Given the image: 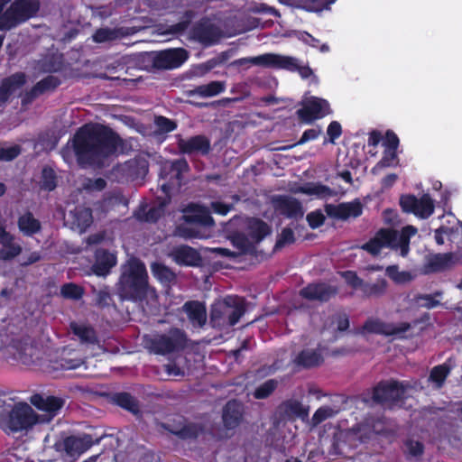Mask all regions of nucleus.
<instances>
[{
  "instance_id": "nucleus-30",
  "label": "nucleus",
  "mask_w": 462,
  "mask_h": 462,
  "mask_svg": "<svg viewBox=\"0 0 462 462\" xmlns=\"http://www.w3.org/2000/svg\"><path fill=\"white\" fill-rule=\"evenodd\" d=\"M260 62L265 63L266 68H276L287 69L291 72H296L299 60L290 56H282L274 53H265Z\"/></svg>"
},
{
  "instance_id": "nucleus-47",
  "label": "nucleus",
  "mask_w": 462,
  "mask_h": 462,
  "mask_svg": "<svg viewBox=\"0 0 462 462\" xmlns=\"http://www.w3.org/2000/svg\"><path fill=\"white\" fill-rule=\"evenodd\" d=\"M226 88L225 83L221 81H211L205 85L198 86L193 93L202 97H214L222 93Z\"/></svg>"
},
{
  "instance_id": "nucleus-53",
  "label": "nucleus",
  "mask_w": 462,
  "mask_h": 462,
  "mask_svg": "<svg viewBox=\"0 0 462 462\" xmlns=\"http://www.w3.org/2000/svg\"><path fill=\"white\" fill-rule=\"evenodd\" d=\"M397 151L384 149L382 159L373 167L372 173L377 174L382 169L394 165Z\"/></svg>"
},
{
  "instance_id": "nucleus-22",
  "label": "nucleus",
  "mask_w": 462,
  "mask_h": 462,
  "mask_svg": "<svg viewBox=\"0 0 462 462\" xmlns=\"http://www.w3.org/2000/svg\"><path fill=\"white\" fill-rule=\"evenodd\" d=\"M171 256L174 262L181 266L198 267L202 263V257L198 250L187 245H180L173 248Z\"/></svg>"
},
{
  "instance_id": "nucleus-63",
  "label": "nucleus",
  "mask_w": 462,
  "mask_h": 462,
  "mask_svg": "<svg viewBox=\"0 0 462 462\" xmlns=\"http://www.w3.org/2000/svg\"><path fill=\"white\" fill-rule=\"evenodd\" d=\"M306 219H307L308 224L310 226V228L316 229L324 224L325 216L323 215L321 210L318 209V210L310 212L307 215Z\"/></svg>"
},
{
  "instance_id": "nucleus-37",
  "label": "nucleus",
  "mask_w": 462,
  "mask_h": 462,
  "mask_svg": "<svg viewBox=\"0 0 462 462\" xmlns=\"http://www.w3.org/2000/svg\"><path fill=\"white\" fill-rule=\"evenodd\" d=\"M270 226L263 220L252 217L247 222L246 232L253 243H259L271 234Z\"/></svg>"
},
{
  "instance_id": "nucleus-36",
  "label": "nucleus",
  "mask_w": 462,
  "mask_h": 462,
  "mask_svg": "<svg viewBox=\"0 0 462 462\" xmlns=\"http://www.w3.org/2000/svg\"><path fill=\"white\" fill-rule=\"evenodd\" d=\"M323 361L321 353L316 349H303L293 359V363L297 366L305 369L319 366Z\"/></svg>"
},
{
  "instance_id": "nucleus-39",
  "label": "nucleus",
  "mask_w": 462,
  "mask_h": 462,
  "mask_svg": "<svg viewBox=\"0 0 462 462\" xmlns=\"http://www.w3.org/2000/svg\"><path fill=\"white\" fill-rule=\"evenodd\" d=\"M151 271L153 277L167 289H171L177 282L176 273L170 267L162 263L155 262L152 263Z\"/></svg>"
},
{
  "instance_id": "nucleus-5",
  "label": "nucleus",
  "mask_w": 462,
  "mask_h": 462,
  "mask_svg": "<svg viewBox=\"0 0 462 462\" xmlns=\"http://www.w3.org/2000/svg\"><path fill=\"white\" fill-rule=\"evenodd\" d=\"M245 310V304L242 299L227 296L211 305L210 324L214 328L227 329L238 323Z\"/></svg>"
},
{
  "instance_id": "nucleus-29",
  "label": "nucleus",
  "mask_w": 462,
  "mask_h": 462,
  "mask_svg": "<svg viewBox=\"0 0 462 462\" xmlns=\"http://www.w3.org/2000/svg\"><path fill=\"white\" fill-rule=\"evenodd\" d=\"M183 310L194 327L202 328L207 322V310L204 303L189 300L184 303Z\"/></svg>"
},
{
  "instance_id": "nucleus-6",
  "label": "nucleus",
  "mask_w": 462,
  "mask_h": 462,
  "mask_svg": "<svg viewBox=\"0 0 462 462\" xmlns=\"http://www.w3.org/2000/svg\"><path fill=\"white\" fill-rule=\"evenodd\" d=\"M150 353L167 356L183 351L188 346V337L184 330L171 328L167 333L155 334L144 340Z\"/></svg>"
},
{
  "instance_id": "nucleus-44",
  "label": "nucleus",
  "mask_w": 462,
  "mask_h": 462,
  "mask_svg": "<svg viewBox=\"0 0 462 462\" xmlns=\"http://www.w3.org/2000/svg\"><path fill=\"white\" fill-rule=\"evenodd\" d=\"M280 408L289 416L305 419L309 415V408L305 407L300 401L295 399L283 402Z\"/></svg>"
},
{
  "instance_id": "nucleus-32",
  "label": "nucleus",
  "mask_w": 462,
  "mask_h": 462,
  "mask_svg": "<svg viewBox=\"0 0 462 462\" xmlns=\"http://www.w3.org/2000/svg\"><path fill=\"white\" fill-rule=\"evenodd\" d=\"M453 263L452 253H439L428 258L423 269L425 273H436L448 269Z\"/></svg>"
},
{
  "instance_id": "nucleus-25",
  "label": "nucleus",
  "mask_w": 462,
  "mask_h": 462,
  "mask_svg": "<svg viewBox=\"0 0 462 462\" xmlns=\"http://www.w3.org/2000/svg\"><path fill=\"white\" fill-rule=\"evenodd\" d=\"M26 83V75L16 72L2 79L0 84V104L6 103L10 97Z\"/></svg>"
},
{
  "instance_id": "nucleus-9",
  "label": "nucleus",
  "mask_w": 462,
  "mask_h": 462,
  "mask_svg": "<svg viewBox=\"0 0 462 462\" xmlns=\"http://www.w3.org/2000/svg\"><path fill=\"white\" fill-rule=\"evenodd\" d=\"M408 383L396 380L381 381L372 389L371 399L374 403L392 408L405 399Z\"/></svg>"
},
{
  "instance_id": "nucleus-14",
  "label": "nucleus",
  "mask_w": 462,
  "mask_h": 462,
  "mask_svg": "<svg viewBox=\"0 0 462 462\" xmlns=\"http://www.w3.org/2000/svg\"><path fill=\"white\" fill-rule=\"evenodd\" d=\"M189 58L188 51L183 48L167 49L152 57V65L158 69H171L180 67Z\"/></svg>"
},
{
  "instance_id": "nucleus-31",
  "label": "nucleus",
  "mask_w": 462,
  "mask_h": 462,
  "mask_svg": "<svg viewBox=\"0 0 462 462\" xmlns=\"http://www.w3.org/2000/svg\"><path fill=\"white\" fill-rule=\"evenodd\" d=\"M71 228L85 232L93 223L92 210L82 206L76 207L69 213Z\"/></svg>"
},
{
  "instance_id": "nucleus-23",
  "label": "nucleus",
  "mask_w": 462,
  "mask_h": 462,
  "mask_svg": "<svg viewBox=\"0 0 462 462\" xmlns=\"http://www.w3.org/2000/svg\"><path fill=\"white\" fill-rule=\"evenodd\" d=\"M0 259L4 261L13 260L23 251L21 245L15 242V236L3 226H0Z\"/></svg>"
},
{
  "instance_id": "nucleus-7",
  "label": "nucleus",
  "mask_w": 462,
  "mask_h": 462,
  "mask_svg": "<svg viewBox=\"0 0 462 462\" xmlns=\"http://www.w3.org/2000/svg\"><path fill=\"white\" fill-rule=\"evenodd\" d=\"M39 0H14L0 17L1 31H9L36 15Z\"/></svg>"
},
{
  "instance_id": "nucleus-55",
  "label": "nucleus",
  "mask_w": 462,
  "mask_h": 462,
  "mask_svg": "<svg viewBox=\"0 0 462 462\" xmlns=\"http://www.w3.org/2000/svg\"><path fill=\"white\" fill-rule=\"evenodd\" d=\"M278 382L274 379H268L260 384L254 392V397L258 400L269 397L277 388Z\"/></svg>"
},
{
  "instance_id": "nucleus-50",
  "label": "nucleus",
  "mask_w": 462,
  "mask_h": 462,
  "mask_svg": "<svg viewBox=\"0 0 462 462\" xmlns=\"http://www.w3.org/2000/svg\"><path fill=\"white\" fill-rule=\"evenodd\" d=\"M232 245L238 249L239 255L251 252L254 249V244L250 237L243 233L236 232L230 236Z\"/></svg>"
},
{
  "instance_id": "nucleus-59",
  "label": "nucleus",
  "mask_w": 462,
  "mask_h": 462,
  "mask_svg": "<svg viewBox=\"0 0 462 462\" xmlns=\"http://www.w3.org/2000/svg\"><path fill=\"white\" fill-rule=\"evenodd\" d=\"M385 273L396 283H402L409 282L411 275L409 272H400L398 265H389L385 269Z\"/></svg>"
},
{
  "instance_id": "nucleus-19",
  "label": "nucleus",
  "mask_w": 462,
  "mask_h": 462,
  "mask_svg": "<svg viewBox=\"0 0 462 462\" xmlns=\"http://www.w3.org/2000/svg\"><path fill=\"white\" fill-rule=\"evenodd\" d=\"M180 153L191 155H208L211 151L210 140L203 134L191 136L188 139L180 138L177 142Z\"/></svg>"
},
{
  "instance_id": "nucleus-13",
  "label": "nucleus",
  "mask_w": 462,
  "mask_h": 462,
  "mask_svg": "<svg viewBox=\"0 0 462 462\" xmlns=\"http://www.w3.org/2000/svg\"><path fill=\"white\" fill-rule=\"evenodd\" d=\"M190 39L204 47L213 46L220 41L222 31L207 17L196 22L189 32Z\"/></svg>"
},
{
  "instance_id": "nucleus-17",
  "label": "nucleus",
  "mask_w": 462,
  "mask_h": 462,
  "mask_svg": "<svg viewBox=\"0 0 462 462\" xmlns=\"http://www.w3.org/2000/svg\"><path fill=\"white\" fill-rule=\"evenodd\" d=\"M324 210L328 217L347 220L356 218L363 214V205L358 199L351 202H342L337 205L326 204Z\"/></svg>"
},
{
  "instance_id": "nucleus-45",
  "label": "nucleus",
  "mask_w": 462,
  "mask_h": 462,
  "mask_svg": "<svg viewBox=\"0 0 462 462\" xmlns=\"http://www.w3.org/2000/svg\"><path fill=\"white\" fill-rule=\"evenodd\" d=\"M58 185V176L55 171L50 166L42 169L40 188L45 191H52Z\"/></svg>"
},
{
  "instance_id": "nucleus-46",
  "label": "nucleus",
  "mask_w": 462,
  "mask_h": 462,
  "mask_svg": "<svg viewBox=\"0 0 462 462\" xmlns=\"http://www.w3.org/2000/svg\"><path fill=\"white\" fill-rule=\"evenodd\" d=\"M296 6L308 12H321L337 0H292Z\"/></svg>"
},
{
  "instance_id": "nucleus-60",
  "label": "nucleus",
  "mask_w": 462,
  "mask_h": 462,
  "mask_svg": "<svg viewBox=\"0 0 462 462\" xmlns=\"http://www.w3.org/2000/svg\"><path fill=\"white\" fill-rule=\"evenodd\" d=\"M335 411L331 407L322 406L314 412L311 419V423L313 426H317L327 419L333 417Z\"/></svg>"
},
{
  "instance_id": "nucleus-58",
  "label": "nucleus",
  "mask_w": 462,
  "mask_h": 462,
  "mask_svg": "<svg viewBox=\"0 0 462 462\" xmlns=\"http://www.w3.org/2000/svg\"><path fill=\"white\" fill-rule=\"evenodd\" d=\"M294 242L295 236L293 230L291 227H284L277 237L274 245V250H281L286 245H291Z\"/></svg>"
},
{
  "instance_id": "nucleus-27",
  "label": "nucleus",
  "mask_w": 462,
  "mask_h": 462,
  "mask_svg": "<svg viewBox=\"0 0 462 462\" xmlns=\"http://www.w3.org/2000/svg\"><path fill=\"white\" fill-rule=\"evenodd\" d=\"M83 364L84 361L77 350L64 348L60 356L52 361V367L55 370H73Z\"/></svg>"
},
{
  "instance_id": "nucleus-49",
  "label": "nucleus",
  "mask_w": 462,
  "mask_h": 462,
  "mask_svg": "<svg viewBox=\"0 0 462 462\" xmlns=\"http://www.w3.org/2000/svg\"><path fill=\"white\" fill-rule=\"evenodd\" d=\"M163 209L161 207H152L146 208L142 207L135 213V217L141 222L156 223L162 216Z\"/></svg>"
},
{
  "instance_id": "nucleus-40",
  "label": "nucleus",
  "mask_w": 462,
  "mask_h": 462,
  "mask_svg": "<svg viewBox=\"0 0 462 462\" xmlns=\"http://www.w3.org/2000/svg\"><path fill=\"white\" fill-rule=\"evenodd\" d=\"M417 233V228L413 226H406L402 228L401 232L397 231V240L394 243L395 246L392 247L393 250L400 249L401 255L405 257L410 251V240L412 236Z\"/></svg>"
},
{
  "instance_id": "nucleus-64",
  "label": "nucleus",
  "mask_w": 462,
  "mask_h": 462,
  "mask_svg": "<svg viewBox=\"0 0 462 462\" xmlns=\"http://www.w3.org/2000/svg\"><path fill=\"white\" fill-rule=\"evenodd\" d=\"M21 152L19 145H13L6 148H0V162H10L15 159Z\"/></svg>"
},
{
  "instance_id": "nucleus-41",
  "label": "nucleus",
  "mask_w": 462,
  "mask_h": 462,
  "mask_svg": "<svg viewBox=\"0 0 462 462\" xmlns=\"http://www.w3.org/2000/svg\"><path fill=\"white\" fill-rule=\"evenodd\" d=\"M387 289L388 282L380 277L374 282H365L361 291L365 298H381L385 295Z\"/></svg>"
},
{
  "instance_id": "nucleus-20",
  "label": "nucleus",
  "mask_w": 462,
  "mask_h": 462,
  "mask_svg": "<svg viewBox=\"0 0 462 462\" xmlns=\"http://www.w3.org/2000/svg\"><path fill=\"white\" fill-rule=\"evenodd\" d=\"M273 203L275 210L287 218L297 220L304 215L302 205L296 198L279 195L273 198Z\"/></svg>"
},
{
  "instance_id": "nucleus-1",
  "label": "nucleus",
  "mask_w": 462,
  "mask_h": 462,
  "mask_svg": "<svg viewBox=\"0 0 462 462\" xmlns=\"http://www.w3.org/2000/svg\"><path fill=\"white\" fill-rule=\"evenodd\" d=\"M123 143L120 135L102 124H85L74 134L71 146L81 167H101Z\"/></svg>"
},
{
  "instance_id": "nucleus-16",
  "label": "nucleus",
  "mask_w": 462,
  "mask_h": 462,
  "mask_svg": "<svg viewBox=\"0 0 462 462\" xmlns=\"http://www.w3.org/2000/svg\"><path fill=\"white\" fill-rule=\"evenodd\" d=\"M411 328L409 322H401L398 325L383 321L378 318H369L364 323L362 328L370 334L383 335L385 337L397 336L407 332Z\"/></svg>"
},
{
  "instance_id": "nucleus-62",
  "label": "nucleus",
  "mask_w": 462,
  "mask_h": 462,
  "mask_svg": "<svg viewBox=\"0 0 462 462\" xmlns=\"http://www.w3.org/2000/svg\"><path fill=\"white\" fill-rule=\"evenodd\" d=\"M342 277L345 279L346 282L353 289H360L364 285L365 281L361 279L357 273L354 271H346L342 273Z\"/></svg>"
},
{
  "instance_id": "nucleus-51",
  "label": "nucleus",
  "mask_w": 462,
  "mask_h": 462,
  "mask_svg": "<svg viewBox=\"0 0 462 462\" xmlns=\"http://www.w3.org/2000/svg\"><path fill=\"white\" fill-rule=\"evenodd\" d=\"M60 295L64 299L79 300L84 295V289L74 282H68L60 287Z\"/></svg>"
},
{
  "instance_id": "nucleus-26",
  "label": "nucleus",
  "mask_w": 462,
  "mask_h": 462,
  "mask_svg": "<svg viewBox=\"0 0 462 462\" xmlns=\"http://www.w3.org/2000/svg\"><path fill=\"white\" fill-rule=\"evenodd\" d=\"M286 435H267L265 442L270 446L271 455L277 454L281 457L282 462H302L298 457H293L291 448H286L284 445Z\"/></svg>"
},
{
  "instance_id": "nucleus-52",
  "label": "nucleus",
  "mask_w": 462,
  "mask_h": 462,
  "mask_svg": "<svg viewBox=\"0 0 462 462\" xmlns=\"http://www.w3.org/2000/svg\"><path fill=\"white\" fill-rule=\"evenodd\" d=\"M450 366L447 364L436 365L430 371V380L435 383L439 387H441L450 374Z\"/></svg>"
},
{
  "instance_id": "nucleus-18",
  "label": "nucleus",
  "mask_w": 462,
  "mask_h": 462,
  "mask_svg": "<svg viewBox=\"0 0 462 462\" xmlns=\"http://www.w3.org/2000/svg\"><path fill=\"white\" fill-rule=\"evenodd\" d=\"M5 353L7 359L12 358L28 365L34 363L36 348L23 339L14 338L6 346Z\"/></svg>"
},
{
  "instance_id": "nucleus-11",
  "label": "nucleus",
  "mask_w": 462,
  "mask_h": 462,
  "mask_svg": "<svg viewBox=\"0 0 462 462\" xmlns=\"http://www.w3.org/2000/svg\"><path fill=\"white\" fill-rule=\"evenodd\" d=\"M30 402L39 411H44L43 414H39L41 425L50 424L65 405V400L61 397L43 396L41 393L32 394L30 397Z\"/></svg>"
},
{
  "instance_id": "nucleus-33",
  "label": "nucleus",
  "mask_w": 462,
  "mask_h": 462,
  "mask_svg": "<svg viewBox=\"0 0 462 462\" xmlns=\"http://www.w3.org/2000/svg\"><path fill=\"white\" fill-rule=\"evenodd\" d=\"M17 226L19 231L24 236L28 237H32L42 231L41 221L34 217L32 212L30 210L25 211L18 217Z\"/></svg>"
},
{
  "instance_id": "nucleus-12",
  "label": "nucleus",
  "mask_w": 462,
  "mask_h": 462,
  "mask_svg": "<svg viewBox=\"0 0 462 462\" xmlns=\"http://www.w3.org/2000/svg\"><path fill=\"white\" fill-rule=\"evenodd\" d=\"M399 203L404 213H412L421 219H427L434 213V201L428 193L420 199L412 194L402 195Z\"/></svg>"
},
{
  "instance_id": "nucleus-57",
  "label": "nucleus",
  "mask_w": 462,
  "mask_h": 462,
  "mask_svg": "<svg viewBox=\"0 0 462 462\" xmlns=\"http://www.w3.org/2000/svg\"><path fill=\"white\" fill-rule=\"evenodd\" d=\"M60 84L61 80L60 78L53 75H48L36 83L42 95L46 92L54 91Z\"/></svg>"
},
{
  "instance_id": "nucleus-3",
  "label": "nucleus",
  "mask_w": 462,
  "mask_h": 462,
  "mask_svg": "<svg viewBox=\"0 0 462 462\" xmlns=\"http://www.w3.org/2000/svg\"><path fill=\"white\" fill-rule=\"evenodd\" d=\"M149 289L145 264L138 258L130 259L122 267L118 291L125 300L142 301L147 297Z\"/></svg>"
},
{
  "instance_id": "nucleus-61",
  "label": "nucleus",
  "mask_w": 462,
  "mask_h": 462,
  "mask_svg": "<svg viewBox=\"0 0 462 462\" xmlns=\"http://www.w3.org/2000/svg\"><path fill=\"white\" fill-rule=\"evenodd\" d=\"M189 171V165L186 159H178L171 162V171L174 174L175 178L180 180L182 174Z\"/></svg>"
},
{
  "instance_id": "nucleus-8",
  "label": "nucleus",
  "mask_w": 462,
  "mask_h": 462,
  "mask_svg": "<svg viewBox=\"0 0 462 462\" xmlns=\"http://www.w3.org/2000/svg\"><path fill=\"white\" fill-rule=\"evenodd\" d=\"M184 223L177 226V234L185 238L201 237L200 227H209L215 225L210 212L203 207L190 206L183 216Z\"/></svg>"
},
{
  "instance_id": "nucleus-42",
  "label": "nucleus",
  "mask_w": 462,
  "mask_h": 462,
  "mask_svg": "<svg viewBox=\"0 0 462 462\" xmlns=\"http://www.w3.org/2000/svg\"><path fill=\"white\" fill-rule=\"evenodd\" d=\"M125 35L122 28L102 27L94 32L92 38L97 43H105L119 40Z\"/></svg>"
},
{
  "instance_id": "nucleus-10",
  "label": "nucleus",
  "mask_w": 462,
  "mask_h": 462,
  "mask_svg": "<svg viewBox=\"0 0 462 462\" xmlns=\"http://www.w3.org/2000/svg\"><path fill=\"white\" fill-rule=\"evenodd\" d=\"M331 113L328 100L312 96L301 101V107L296 111V116L300 124L311 125Z\"/></svg>"
},
{
  "instance_id": "nucleus-56",
  "label": "nucleus",
  "mask_w": 462,
  "mask_h": 462,
  "mask_svg": "<svg viewBox=\"0 0 462 462\" xmlns=\"http://www.w3.org/2000/svg\"><path fill=\"white\" fill-rule=\"evenodd\" d=\"M93 293L96 294V305L98 308H107L114 303L108 286H104L100 290H96L93 288Z\"/></svg>"
},
{
  "instance_id": "nucleus-24",
  "label": "nucleus",
  "mask_w": 462,
  "mask_h": 462,
  "mask_svg": "<svg viewBox=\"0 0 462 462\" xmlns=\"http://www.w3.org/2000/svg\"><path fill=\"white\" fill-rule=\"evenodd\" d=\"M243 414L244 406L239 401L236 399L228 401L224 406L222 412L224 426L227 430L236 429L242 421Z\"/></svg>"
},
{
  "instance_id": "nucleus-28",
  "label": "nucleus",
  "mask_w": 462,
  "mask_h": 462,
  "mask_svg": "<svg viewBox=\"0 0 462 462\" xmlns=\"http://www.w3.org/2000/svg\"><path fill=\"white\" fill-rule=\"evenodd\" d=\"M96 261L92 266L93 272L97 276L107 275L116 264V255L106 249H98L96 252Z\"/></svg>"
},
{
  "instance_id": "nucleus-43",
  "label": "nucleus",
  "mask_w": 462,
  "mask_h": 462,
  "mask_svg": "<svg viewBox=\"0 0 462 462\" xmlns=\"http://www.w3.org/2000/svg\"><path fill=\"white\" fill-rule=\"evenodd\" d=\"M300 191L310 196H317L319 199H327L334 195V191L327 185L319 182H310L300 188Z\"/></svg>"
},
{
  "instance_id": "nucleus-54",
  "label": "nucleus",
  "mask_w": 462,
  "mask_h": 462,
  "mask_svg": "<svg viewBox=\"0 0 462 462\" xmlns=\"http://www.w3.org/2000/svg\"><path fill=\"white\" fill-rule=\"evenodd\" d=\"M154 125L156 126V133L160 134L173 132L178 127L174 120L163 116H156L154 117Z\"/></svg>"
},
{
  "instance_id": "nucleus-38",
  "label": "nucleus",
  "mask_w": 462,
  "mask_h": 462,
  "mask_svg": "<svg viewBox=\"0 0 462 462\" xmlns=\"http://www.w3.org/2000/svg\"><path fill=\"white\" fill-rule=\"evenodd\" d=\"M69 327L82 344L94 346L99 343L97 333L93 327L77 322H71Z\"/></svg>"
},
{
  "instance_id": "nucleus-34",
  "label": "nucleus",
  "mask_w": 462,
  "mask_h": 462,
  "mask_svg": "<svg viewBox=\"0 0 462 462\" xmlns=\"http://www.w3.org/2000/svg\"><path fill=\"white\" fill-rule=\"evenodd\" d=\"M110 402L131 412L134 415L141 414L139 401L129 393H114L110 396Z\"/></svg>"
},
{
  "instance_id": "nucleus-15",
  "label": "nucleus",
  "mask_w": 462,
  "mask_h": 462,
  "mask_svg": "<svg viewBox=\"0 0 462 462\" xmlns=\"http://www.w3.org/2000/svg\"><path fill=\"white\" fill-rule=\"evenodd\" d=\"M396 240V230L390 227H383L376 231L374 236L362 245L360 248L373 256H377L383 248L392 249V247H394Z\"/></svg>"
},
{
  "instance_id": "nucleus-2",
  "label": "nucleus",
  "mask_w": 462,
  "mask_h": 462,
  "mask_svg": "<svg viewBox=\"0 0 462 462\" xmlns=\"http://www.w3.org/2000/svg\"><path fill=\"white\" fill-rule=\"evenodd\" d=\"M0 400V429L12 433L29 432L36 425H41L39 413L26 402H14Z\"/></svg>"
},
{
  "instance_id": "nucleus-35",
  "label": "nucleus",
  "mask_w": 462,
  "mask_h": 462,
  "mask_svg": "<svg viewBox=\"0 0 462 462\" xmlns=\"http://www.w3.org/2000/svg\"><path fill=\"white\" fill-rule=\"evenodd\" d=\"M64 68L62 55L47 54L36 61L35 69L39 73L60 72Z\"/></svg>"
},
{
  "instance_id": "nucleus-21",
  "label": "nucleus",
  "mask_w": 462,
  "mask_h": 462,
  "mask_svg": "<svg viewBox=\"0 0 462 462\" xmlns=\"http://www.w3.org/2000/svg\"><path fill=\"white\" fill-rule=\"evenodd\" d=\"M335 287L324 282L310 283L300 291V295L309 300L327 302L337 294Z\"/></svg>"
},
{
  "instance_id": "nucleus-48",
  "label": "nucleus",
  "mask_w": 462,
  "mask_h": 462,
  "mask_svg": "<svg viewBox=\"0 0 462 462\" xmlns=\"http://www.w3.org/2000/svg\"><path fill=\"white\" fill-rule=\"evenodd\" d=\"M424 444L420 440H414L411 438H408L403 442V453L407 459H419L424 454Z\"/></svg>"
},
{
  "instance_id": "nucleus-4",
  "label": "nucleus",
  "mask_w": 462,
  "mask_h": 462,
  "mask_svg": "<svg viewBox=\"0 0 462 462\" xmlns=\"http://www.w3.org/2000/svg\"><path fill=\"white\" fill-rule=\"evenodd\" d=\"M356 435H319V446L310 448L306 444L307 462H329L339 456L347 457L351 447L347 441ZM360 442H365L369 435H357Z\"/></svg>"
}]
</instances>
